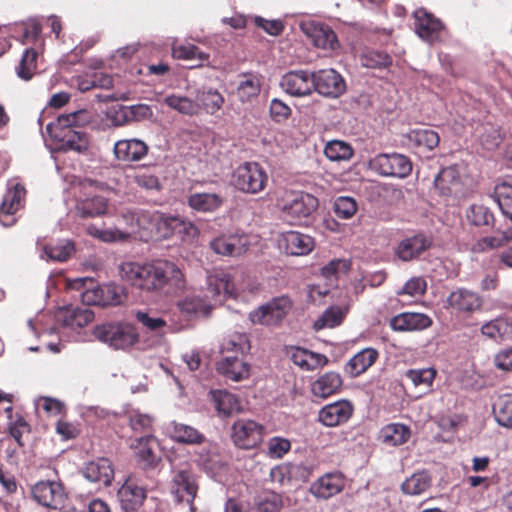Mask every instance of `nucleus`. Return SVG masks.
Returning a JSON list of instances; mask_svg holds the SVG:
<instances>
[{"label": "nucleus", "mask_w": 512, "mask_h": 512, "mask_svg": "<svg viewBox=\"0 0 512 512\" xmlns=\"http://www.w3.org/2000/svg\"><path fill=\"white\" fill-rule=\"evenodd\" d=\"M119 275L137 289L166 296L178 295L187 286L182 269L176 263L165 259L146 263L122 262L119 265Z\"/></svg>", "instance_id": "1"}, {"label": "nucleus", "mask_w": 512, "mask_h": 512, "mask_svg": "<svg viewBox=\"0 0 512 512\" xmlns=\"http://www.w3.org/2000/svg\"><path fill=\"white\" fill-rule=\"evenodd\" d=\"M93 119V113L87 109H79L70 113L59 114L55 121L46 125L45 132L51 139L58 142L63 150L78 153L86 152L89 148V137L82 127Z\"/></svg>", "instance_id": "2"}, {"label": "nucleus", "mask_w": 512, "mask_h": 512, "mask_svg": "<svg viewBox=\"0 0 512 512\" xmlns=\"http://www.w3.org/2000/svg\"><path fill=\"white\" fill-rule=\"evenodd\" d=\"M70 288L79 291L85 305L116 306L126 298L124 288L116 284L96 285L91 278H76L70 281Z\"/></svg>", "instance_id": "3"}, {"label": "nucleus", "mask_w": 512, "mask_h": 512, "mask_svg": "<svg viewBox=\"0 0 512 512\" xmlns=\"http://www.w3.org/2000/svg\"><path fill=\"white\" fill-rule=\"evenodd\" d=\"M94 337L115 350H127L139 342L138 329L129 322H111L93 329Z\"/></svg>", "instance_id": "4"}, {"label": "nucleus", "mask_w": 512, "mask_h": 512, "mask_svg": "<svg viewBox=\"0 0 512 512\" xmlns=\"http://www.w3.org/2000/svg\"><path fill=\"white\" fill-rule=\"evenodd\" d=\"M276 204L286 217L301 220L309 217L317 209L319 202L309 193L283 190L277 196Z\"/></svg>", "instance_id": "5"}, {"label": "nucleus", "mask_w": 512, "mask_h": 512, "mask_svg": "<svg viewBox=\"0 0 512 512\" xmlns=\"http://www.w3.org/2000/svg\"><path fill=\"white\" fill-rule=\"evenodd\" d=\"M234 186L245 193L261 192L268 181L265 169L257 162H245L239 165L232 176Z\"/></svg>", "instance_id": "6"}, {"label": "nucleus", "mask_w": 512, "mask_h": 512, "mask_svg": "<svg viewBox=\"0 0 512 512\" xmlns=\"http://www.w3.org/2000/svg\"><path fill=\"white\" fill-rule=\"evenodd\" d=\"M291 308V300L287 296H280L251 311L249 313V320L253 324L266 326L278 325L286 317Z\"/></svg>", "instance_id": "7"}, {"label": "nucleus", "mask_w": 512, "mask_h": 512, "mask_svg": "<svg viewBox=\"0 0 512 512\" xmlns=\"http://www.w3.org/2000/svg\"><path fill=\"white\" fill-rule=\"evenodd\" d=\"M45 470L49 479L39 480L34 484V501L45 508L60 509L65 498L63 487L57 481L50 479L55 474L53 469L46 467Z\"/></svg>", "instance_id": "8"}, {"label": "nucleus", "mask_w": 512, "mask_h": 512, "mask_svg": "<svg viewBox=\"0 0 512 512\" xmlns=\"http://www.w3.org/2000/svg\"><path fill=\"white\" fill-rule=\"evenodd\" d=\"M24 185L10 181L0 204V223L10 227L16 222L15 215L24 207L26 198Z\"/></svg>", "instance_id": "9"}, {"label": "nucleus", "mask_w": 512, "mask_h": 512, "mask_svg": "<svg viewBox=\"0 0 512 512\" xmlns=\"http://www.w3.org/2000/svg\"><path fill=\"white\" fill-rule=\"evenodd\" d=\"M264 426L251 419H239L232 425L231 438L241 449H253L263 440Z\"/></svg>", "instance_id": "10"}, {"label": "nucleus", "mask_w": 512, "mask_h": 512, "mask_svg": "<svg viewBox=\"0 0 512 512\" xmlns=\"http://www.w3.org/2000/svg\"><path fill=\"white\" fill-rule=\"evenodd\" d=\"M313 90L327 98H338L346 91L343 77L334 69L312 72Z\"/></svg>", "instance_id": "11"}, {"label": "nucleus", "mask_w": 512, "mask_h": 512, "mask_svg": "<svg viewBox=\"0 0 512 512\" xmlns=\"http://www.w3.org/2000/svg\"><path fill=\"white\" fill-rule=\"evenodd\" d=\"M205 297L214 305L222 303L228 297H235L236 287L231 276L225 271H215L206 278Z\"/></svg>", "instance_id": "12"}, {"label": "nucleus", "mask_w": 512, "mask_h": 512, "mask_svg": "<svg viewBox=\"0 0 512 512\" xmlns=\"http://www.w3.org/2000/svg\"><path fill=\"white\" fill-rule=\"evenodd\" d=\"M93 319L94 313L89 308L72 304L59 307L53 316L54 323L72 330L85 327Z\"/></svg>", "instance_id": "13"}, {"label": "nucleus", "mask_w": 512, "mask_h": 512, "mask_svg": "<svg viewBox=\"0 0 512 512\" xmlns=\"http://www.w3.org/2000/svg\"><path fill=\"white\" fill-rule=\"evenodd\" d=\"M198 485L193 473L188 468H181L173 472L170 482V492L175 501L192 504L196 497Z\"/></svg>", "instance_id": "14"}, {"label": "nucleus", "mask_w": 512, "mask_h": 512, "mask_svg": "<svg viewBox=\"0 0 512 512\" xmlns=\"http://www.w3.org/2000/svg\"><path fill=\"white\" fill-rule=\"evenodd\" d=\"M374 167L383 176L405 178L412 171L410 159L398 153L380 154L374 159Z\"/></svg>", "instance_id": "15"}, {"label": "nucleus", "mask_w": 512, "mask_h": 512, "mask_svg": "<svg viewBox=\"0 0 512 512\" xmlns=\"http://www.w3.org/2000/svg\"><path fill=\"white\" fill-rule=\"evenodd\" d=\"M281 89L292 97H304L313 91L312 73L292 70L285 73L279 82Z\"/></svg>", "instance_id": "16"}, {"label": "nucleus", "mask_w": 512, "mask_h": 512, "mask_svg": "<svg viewBox=\"0 0 512 512\" xmlns=\"http://www.w3.org/2000/svg\"><path fill=\"white\" fill-rule=\"evenodd\" d=\"M447 306L458 313L472 314L481 309L482 297L469 289L458 288L447 297Z\"/></svg>", "instance_id": "17"}, {"label": "nucleus", "mask_w": 512, "mask_h": 512, "mask_svg": "<svg viewBox=\"0 0 512 512\" xmlns=\"http://www.w3.org/2000/svg\"><path fill=\"white\" fill-rule=\"evenodd\" d=\"M431 246V240L419 233L406 237L395 248V255L403 262L418 259Z\"/></svg>", "instance_id": "18"}, {"label": "nucleus", "mask_w": 512, "mask_h": 512, "mask_svg": "<svg viewBox=\"0 0 512 512\" xmlns=\"http://www.w3.org/2000/svg\"><path fill=\"white\" fill-rule=\"evenodd\" d=\"M300 27L316 47L331 50L337 47L336 34L329 26L311 21L302 23Z\"/></svg>", "instance_id": "19"}, {"label": "nucleus", "mask_w": 512, "mask_h": 512, "mask_svg": "<svg viewBox=\"0 0 512 512\" xmlns=\"http://www.w3.org/2000/svg\"><path fill=\"white\" fill-rule=\"evenodd\" d=\"M344 486V477L340 472H329L312 483L310 492L316 498L329 499L340 493Z\"/></svg>", "instance_id": "20"}, {"label": "nucleus", "mask_w": 512, "mask_h": 512, "mask_svg": "<svg viewBox=\"0 0 512 512\" xmlns=\"http://www.w3.org/2000/svg\"><path fill=\"white\" fill-rule=\"evenodd\" d=\"M148 149V145L140 139H122L114 144L113 153L118 161L138 162L147 155Z\"/></svg>", "instance_id": "21"}, {"label": "nucleus", "mask_w": 512, "mask_h": 512, "mask_svg": "<svg viewBox=\"0 0 512 512\" xmlns=\"http://www.w3.org/2000/svg\"><path fill=\"white\" fill-rule=\"evenodd\" d=\"M432 325V319L424 313L403 312L390 319V327L397 332L424 330Z\"/></svg>", "instance_id": "22"}, {"label": "nucleus", "mask_w": 512, "mask_h": 512, "mask_svg": "<svg viewBox=\"0 0 512 512\" xmlns=\"http://www.w3.org/2000/svg\"><path fill=\"white\" fill-rule=\"evenodd\" d=\"M415 32L428 43H433L438 39L443 26L440 20L424 9H418L414 12Z\"/></svg>", "instance_id": "23"}, {"label": "nucleus", "mask_w": 512, "mask_h": 512, "mask_svg": "<svg viewBox=\"0 0 512 512\" xmlns=\"http://www.w3.org/2000/svg\"><path fill=\"white\" fill-rule=\"evenodd\" d=\"M353 407L348 401L342 400L324 406L318 414L319 421L327 427L338 426L348 421Z\"/></svg>", "instance_id": "24"}, {"label": "nucleus", "mask_w": 512, "mask_h": 512, "mask_svg": "<svg viewBox=\"0 0 512 512\" xmlns=\"http://www.w3.org/2000/svg\"><path fill=\"white\" fill-rule=\"evenodd\" d=\"M217 371L226 379L239 382L250 375V364L237 356H228L217 363Z\"/></svg>", "instance_id": "25"}, {"label": "nucleus", "mask_w": 512, "mask_h": 512, "mask_svg": "<svg viewBox=\"0 0 512 512\" xmlns=\"http://www.w3.org/2000/svg\"><path fill=\"white\" fill-rule=\"evenodd\" d=\"M84 477L95 483L108 486L114 477L112 462L108 458H98L90 461L83 470Z\"/></svg>", "instance_id": "26"}, {"label": "nucleus", "mask_w": 512, "mask_h": 512, "mask_svg": "<svg viewBox=\"0 0 512 512\" xmlns=\"http://www.w3.org/2000/svg\"><path fill=\"white\" fill-rule=\"evenodd\" d=\"M211 249L224 256H240L247 250V239L238 235H223L210 242Z\"/></svg>", "instance_id": "27"}, {"label": "nucleus", "mask_w": 512, "mask_h": 512, "mask_svg": "<svg viewBox=\"0 0 512 512\" xmlns=\"http://www.w3.org/2000/svg\"><path fill=\"white\" fill-rule=\"evenodd\" d=\"M179 225V217L167 215L158 211H151L150 228L147 234H155L159 238L167 239L177 231Z\"/></svg>", "instance_id": "28"}, {"label": "nucleus", "mask_w": 512, "mask_h": 512, "mask_svg": "<svg viewBox=\"0 0 512 512\" xmlns=\"http://www.w3.org/2000/svg\"><path fill=\"white\" fill-rule=\"evenodd\" d=\"M158 442L154 436L141 437L135 445V454L139 465L143 469H154L159 461L156 454Z\"/></svg>", "instance_id": "29"}, {"label": "nucleus", "mask_w": 512, "mask_h": 512, "mask_svg": "<svg viewBox=\"0 0 512 512\" xmlns=\"http://www.w3.org/2000/svg\"><path fill=\"white\" fill-rule=\"evenodd\" d=\"M118 497L126 510H134L144 502L146 491L129 477L118 490Z\"/></svg>", "instance_id": "30"}, {"label": "nucleus", "mask_w": 512, "mask_h": 512, "mask_svg": "<svg viewBox=\"0 0 512 512\" xmlns=\"http://www.w3.org/2000/svg\"><path fill=\"white\" fill-rule=\"evenodd\" d=\"M283 245L286 253L294 256L306 255L314 248V240L307 234L288 231L283 234Z\"/></svg>", "instance_id": "31"}, {"label": "nucleus", "mask_w": 512, "mask_h": 512, "mask_svg": "<svg viewBox=\"0 0 512 512\" xmlns=\"http://www.w3.org/2000/svg\"><path fill=\"white\" fill-rule=\"evenodd\" d=\"M495 233L496 235L485 236L477 240L473 244L472 250L476 253H483L505 246L508 242L512 241V224L506 228L497 227Z\"/></svg>", "instance_id": "32"}, {"label": "nucleus", "mask_w": 512, "mask_h": 512, "mask_svg": "<svg viewBox=\"0 0 512 512\" xmlns=\"http://www.w3.org/2000/svg\"><path fill=\"white\" fill-rule=\"evenodd\" d=\"M151 211L142 208H126L121 212V218L133 233L144 232L150 228Z\"/></svg>", "instance_id": "33"}, {"label": "nucleus", "mask_w": 512, "mask_h": 512, "mask_svg": "<svg viewBox=\"0 0 512 512\" xmlns=\"http://www.w3.org/2000/svg\"><path fill=\"white\" fill-rule=\"evenodd\" d=\"M75 253V244L69 239H61L45 245L40 257L47 261L65 262Z\"/></svg>", "instance_id": "34"}, {"label": "nucleus", "mask_w": 512, "mask_h": 512, "mask_svg": "<svg viewBox=\"0 0 512 512\" xmlns=\"http://www.w3.org/2000/svg\"><path fill=\"white\" fill-rule=\"evenodd\" d=\"M378 351L373 348H364L355 354L346 364L345 371L351 377H357L371 367L378 358Z\"/></svg>", "instance_id": "35"}, {"label": "nucleus", "mask_w": 512, "mask_h": 512, "mask_svg": "<svg viewBox=\"0 0 512 512\" xmlns=\"http://www.w3.org/2000/svg\"><path fill=\"white\" fill-rule=\"evenodd\" d=\"M483 336L494 341L507 340L512 338V320L498 317L488 321L481 326Z\"/></svg>", "instance_id": "36"}, {"label": "nucleus", "mask_w": 512, "mask_h": 512, "mask_svg": "<svg viewBox=\"0 0 512 512\" xmlns=\"http://www.w3.org/2000/svg\"><path fill=\"white\" fill-rule=\"evenodd\" d=\"M168 431L170 437L179 443L201 444L205 439L204 435L196 428L176 421H172L168 425Z\"/></svg>", "instance_id": "37"}, {"label": "nucleus", "mask_w": 512, "mask_h": 512, "mask_svg": "<svg viewBox=\"0 0 512 512\" xmlns=\"http://www.w3.org/2000/svg\"><path fill=\"white\" fill-rule=\"evenodd\" d=\"M187 203L195 211L213 212L223 204V197L217 193H192Z\"/></svg>", "instance_id": "38"}, {"label": "nucleus", "mask_w": 512, "mask_h": 512, "mask_svg": "<svg viewBox=\"0 0 512 512\" xmlns=\"http://www.w3.org/2000/svg\"><path fill=\"white\" fill-rule=\"evenodd\" d=\"M261 91L260 76L254 73H245L239 76L237 96L241 102H249L256 98Z\"/></svg>", "instance_id": "39"}, {"label": "nucleus", "mask_w": 512, "mask_h": 512, "mask_svg": "<svg viewBox=\"0 0 512 512\" xmlns=\"http://www.w3.org/2000/svg\"><path fill=\"white\" fill-rule=\"evenodd\" d=\"M341 385V376L335 372H328L312 384V393L316 397L326 398L336 393Z\"/></svg>", "instance_id": "40"}, {"label": "nucleus", "mask_w": 512, "mask_h": 512, "mask_svg": "<svg viewBox=\"0 0 512 512\" xmlns=\"http://www.w3.org/2000/svg\"><path fill=\"white\" fill-rule=\"evenodd\" d=\"M107 200L102 196H94L79 200L76 205L77 214L82 218L104 215L107 212Z\"/></svg>", "instance_id": "41"}, {"label": "nucleus", "mask_w": 512, "mask_h": 512, "mask_svg": "<svg viewBox=\"0 0 512 512\" xmlns=\"http://www.w3.org/2000/svg\"><path fill=\"white\" fill-rule=\"evenodd\" d=\"M380 437L382 442L387 445H402L410 437V428L404 424L391 423L381 429Z\"/></svg>", "instance_id": "42"}, {"label": "nucleus", "mask_w": 512, "mask_h": 512, "mask_svg": "<svg viewBox=\"0 0 512 512\" xmlns=\"http://www.w3.org/2000/svg\"><path fill=\"white\" fill-rule=\"evenodd\" d=\"M291 359L297 366L305 370H315L327 363L324 355L313 353L301 348H296L291 354Z\"/></svg>", "instance_id": "43"}, {"label": "nucleus", "mask_w": 512, "mask_h": 512, "mask_svg": "<svg viewBox=\"0 0 512 512\" xmlns=\"http://www.w3.org/2000/svg\"><path fill=\"white\" fill-rule=\"evenodd\" d=\"M468 222L476 227H494L495 217L492 210L483 204H472L466 211Z\"/></svg>", "instance_id": "44"}, {"label": "nucleus", "mask_w": 512, "mask_h": 512, "mask_svg": "<svg viewBox=\"0 0 512 512\" xmlns=\"http://www.w3.org/2000/svg\"><path fill=\"white\" fill-rule=\"evenodd\" d=\"M493 414L500 426L512 428V393L498 396L493 404Z\"/></svg>", "instance_id": "45"}, {"label": "nucleus", "mask_w": 512, "mask_h": 512, "mask_svg": "<svg viewBox=\"0 0 512 512\" xmlns=\"http://www.w3.org/2000/svg\"><path fill=\"white\" fill-rule=\"evenodd\" d=\"M169 108L183 115H195L199 110L197 101L181 94H169L163 100Z\"/></svg>", "instance_id": "46"}, {"label": "nucleus", "mask_w": 512, "mask_h": 512, "mask_svg": "<svg viewBox=\"0 0 512 512\" xmlns=\"http://www.w3.org/2000/svg\"><path fill=\"white\" fill-rule=\"evenodd\" d=\"M213 400L219 415L229 417L233 413L240 411V404L235 395L219 390L213 392Z\"/></svg>", "instance_id": "47"}, {"label": "nucleus", "mask_w": 512, "mask_h": 512, "mask_svg": "<svg viewBox=\"0 0 512 512\" xmlns=\"http://www.w3.org/2000/svg\"><path fill=\"white\" fill-rule=\"evenodd\" d=\"M325 156L334 162L348 161L354 155L351 145L342 140H331L324 148Z\"/></svg>", "instance_id": "48"}, {"label": "nucleus", "mask_w": 512, "mask_h": 512, "mask_svg": "<svg viewBox=\"0 0 512 512\" xmlns=\"http://www.w3.org/2000/svg\"><path fill=\"white\" fill-rule=\"evenodd\" d=\"M133 316L143 329L151 333H159L167 326L166 321L152 311L135 310Z\"/></svg>", "instance_id": "49"}, {"label": "nucleus", "mask_w": 512, "mask_h": 512, "mask_svg": "<svg viewBox=\"0 0 512 512\" xmlns=\"http://www.w3.org/2000/svg\"><path fill=\"white\" fill-rule=\"evenodd\" d=\"M493 198L497 202L502 214L512 224V185L505 182L497 184L494 188Z\"/></svg>", "instance_id": "50"}, {"label": "nucleus", "mask_w": 512, "mask_h": 512, "mask_svg": "<svg viewBox=\"0 0 512 512\" xmlns=\"http://www.w3.org/2000/svg\"><path fill=\"white\" fill-rule=\"evenodd\" d=\"M459 174L455 167L443 168L435 177L434 184L443 195H449L459 184Z\"/></svg>", "instance_id": "51"}, {"label": "nucleus", "mask_w": 512, "mask_h": 512, "mask_svg": "<svg viewBox=\"0 0 512 512\" xmlns=\"http://www.w3.org/2000/svg\"><path fill=\"white\" fill-rule=\"evenodd\" d=\"M404 376L414 387L429 390L435 379L436 370L432 367L409 369L405 372Z\"/></svg>", "instance_id": "52"}, {"label": "nucleus", "mask_w": 512, "mask_h": 512, "mask_svg": "<svg viewBox=\"0 0 512 512\" xmlns=\"http://www.w3.org/2000/svg\"><path fill=\"white\" fill-rule=\"evenodd\" d=\"M173 56L177 59L197 61L192 67H200L208 61L209 55L200 51L198 47L192 44H181L172 49Z\"/></svg>", "instance_id": "53"}, {"label": "nucleus", "mask_w": 512, "mask_h": 512, "mask_svg": "<svg viewBox=\"0 0 512 512\" xmlns=\"http://www.w3.org/2000/svg\"><path fill=\"white\" fill-rule=\"evenodd\" d=\"M431 485V478L426 472L414 473L407 478L401 485L403 493L407 495H420Z\"/></svg>", "instance_id": "54"}, {"label": "nucleus", "mask_w": 512, "mask_h": 512, "mask_svg": "<svg viewBox=\"0 0 512 512\" xmlns=\"http://www.w3.org/2000/svg\"><path fill=\"white\" fill-rule=\"evenodd\" d=\"M410 142L418 147L431 151L438 146L440 138L437 132L431 129H414L408 134Z\"/></svg>", "instance_id": "55"}, {"label": "nucleus", "mask_w": 512, "mask_h": 512, "mask_svg": "<svg viewBox=\"0 0 512 512\" xmlns=\"http://www.w3.org/2000/svg\"><path fill=\"white\" fill-rule=\"evenodd\" d=\"M344 315L345 313L342 308L334 306L329 307L323 312L321 317L315 321L314 328L315 330L334 328L342 322Z\"/></svg>", "instance_id": "56"}, {"label": "nucleus", "mask_w": 512, "mask_h": 512, "mask_svg": "<svg viewBox=\"0 0 512 512\" xmlns=\"http://www.w3.org/2000/svg\"><path fill=\"white\" fill-rule=\"evenodd\" d=\"M335 215L343 220L352 218L358 210V204L353 197L339 196L333 204Z\"/></svg>", "instance_id": "57"}, {"label": "nucleus", "mask_w": 512, "mask_h": 512, "mask_svg": "<svg viewBox=\"0 0 512 512\" xmlns=\"http://www.w3.org/2000/svg\"><path fill=\"white\" fill-rule=\"evenodd\" d=\"M350 267L351 261L349 259H333L321 269V273L324 278L332 281L345 275Z\"/></svg>", "instance_id": "58"}, {"label": "nucleus", "mask_w": 512, "mask_h": 512, "mask_svg": "<svg viewBox=\"0 0 512 512\" xmlns=\"http://www.w3.org/2000/svg\"><path fill=\"white\" fill-rule=\"evenodd\" d=\"M211 305L197 296L186 297L178 302V308L187 316L206 313Z\"/></svg>", "instance_id": "59"}, {"label": "nucleus", "mask_w": 512, "mask_h": 512, "mask_svg": "<svg viewBox=\"0 0 512 512\" xmlns=\"http://www.w3.org/2000/svg\"><path fill=\"white\" fill-rule=\"evenodd\" d=\"M198 99L205 110L210 114H214L220 110L224 103L223 96L217 90L212 88L200 92Z\"/></svg>", "instance_id": "60"}, {"label": "nucleus", "mask_w": 512, "mask_h": 512, "mask_svg": "<svg viewBox=\"0 0 512 512\" xmlns=\"http://www.w3.org/2000/svg\"><path fill=\"white\" fill-rule=\"evenodd\" d=\"M86 231L90 236L103 242H115L128 237V233L122 232L118 229H101L93 224L88 225Z\"/></svg>", "instance_id": "61"}, {"label": "nucleus", "mask_w": 512, "mask_h": 512, "mask_svg": "<svg viewBox=\"0 0 512 512\" xmlns=\"http://www.w3.org/2000/svg\"><path fill=\"white\" fill-rule=\"evenodd\" d=\"M36 409H42L47 416H58L66 413L65 404L52 397H39L34 403Z\"/></svg>", "instance_id": "62"}, {"label": "nucleus", "mask_w": 512, "mask_h": 512, "mask_svg": "<svg viewBox=\"0 0 512 512\" xmlns=\"http://www.w3.org/2000/svg\"><path fill=\"white\" fill-rule=\"evenodd\" d=\"M221 349L243 354L250 349L248 336L243 333H235L223 341Z\"/></svg>", "instance_id": "63"}, {"label": "nucleus", "mask_w": 512, "mask_h": 512, "mask_svg": "<svg viewBox=\"0 0 512 512\" xmlns=\"http://www.w3.org/2000/svg\"><path fill=\"white\" fill-rule=\"evenodd\" d=\"M259 512H278L282 507V498L274 492H267L258 497L256 501Z\"/></svg>", "instance_id": "64"}]
</instances>
